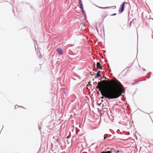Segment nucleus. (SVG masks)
<instances>
[{"label":"nucleus","mask_w":153,"mask_h":153,"mask_svg":"<svg viewBox=\"0 0 153 153\" xmlns=\"http://www.w3.org/2000/svg\"><path fill=\"white\" fill-rule=\"evenodd\" d=\"M81 12H82V13L83 14V15L84 16L85 15V11L84 10V9H81Z\"/></svg>","instance_id":"nucleus-11"},{"label":"nucleus","mask_w":153,"mask_h":153,"mask_svg":"<svg viewBox=\"0 0 153 153\" xmlns=\"http://www.w3.org/2000/svg\"><path fill=\"white\" fill-rule=\"evenodd\" d=\"M152 73L151 72H149V73H148V74L149 75L146 77L148 79H149L150 77L151 76L150 75L152 74Z\"/></svg>","instance_id":"nucleus-8"},{"label":"nucleus","mask_w":153,"mask_h":153,"mask_svg":"<svg viewBox=\"0 0 153 153\" xmlns=\"http://www.w3.org/2000/svg\"><path fill=\"white\" fill-rule=\"evenodd\" d=\"M111 152L112 153V152H116L117 151V150L114 149L113 148H111Z\"/></svg>","instance_id":"nucleus-10"},{"label":"nucleus","mask_w":153,"mask_h":153,"mask_svg":"<svg viewBox=\"0 0 153 153\" xmlns=\"http://www.w3.org/2000/svg\"><path fill=\"white\" fill-rule=\"evenodd\" d=\"M114 139H114V137H113V138H112L110 140H114Z\"/></svg>","instance_id":"nucleus-26"},{"label":"nucleus","mask_w":153,"mask_h":153,"mask_svg":"<svg viewBox=\"0 0 153 153\" xmlns=\"http://www.w3.org/2000/svg\"><path fill=\"white\" fill-rule=\"evenodd\" d=\"M102 82L107 83V86L110 91H117L116 89L118 88H123V86L121 83L116 78L114 77L113 79L108 80H103Z\"/></svg>","instance_id":"nucleus-1"},{"label":"nucleus","mask_w":153,"mask_h":153,"mask_svg":"<svg viewBox=\"0 0 153 153\" xmlns=\"http://www.w3.org/2000/svg\"><path fill=\"white\" fill-rule=\"evenodd\" d=\"M119 152V150H117V151H116V152H114L116 153H117Z\"/></svg>","instance_id":"nucleus-23"},{"label":"nucleus","mask_w":153,"mask_h":153,"mask_svg":"<svg viewBox=\"0 0 153 153\" xmlns=\"http://www.w3.org/2000/svg\"><path fill=\"white\" fill-rule=\"evenodd\" d=\"M58 140H58V139H57V140H56V141L57 142H58Z\"/></svg>","instance_id":"nucleus-30"},{"label":"nucleus","mask_w":153,"mask_h":153,"mask_svg":"<svg viewBox=\"0 0 153 153\" xmlns=\"http://www.w3.org/2000/svg\"><path fill=\"white\" fill-rule=\"evenodd\" d=\"M131 65L130 67H127V68H130L131 67Z\"/></svg>","instance_id":"nucleus-33"},{"label":"nucleus","mask_w":153,"mask_h":153,"mask_svg":"<svg viewBox=\"0 0 153 153\" xmlns=\"http://www.w3.org/2000/svg\"><path fill=\"white\" fill-rule=\"evenodd\" d=\"M100 8L102 9H107L109 7H99Z\"/></svg>","instance_id":"nucleus-15"},{"label":"nucleus","mask_w":153,"mask_h":153,"mask_svg":"<svg viewBox=\"0 0 153 153\" xmlns=\"http://www.w3.org/2000/svg\"><path fill=\"white\" fill-rule=\"evenodd\" d=\"M42 125V122H41V123H40V125Z\"/></svg>","instance_id":"nucleus-32"},{"label":"nucleus","mask_w":153,"mask_h":153,"mask_svg":"<svg viewBox=\"0 0 153 153\" xmlns=\"http://www.w3.org/2000/svg\"><path fill=\"white\" fill-rule=\"evenodd\" d=\"M143 71H146V70L144 68H143Z\"/></svg>","instance_id":"nucleus-27"},{"label":"nucleus","mask_w":153,"mask_h":153,"mask_svg":"<svg viewBox=\"0 0 153 153\" xmlns=\"http://www.w3.org/2000/svg\"><path fill=\"white\" fill-rule=\"evenodd\" d=\"M79 7L81 10L82 9H83V5L82 4H79Z\"/></svg>","instance_id":"nucleus-9"},{"label":"nucleus","mask_w":153,"mask_h":153,"mask_svg":"<svg viewBox=\"0 0 153 153\" xmlns=\"http://www.w3.org/2000/svg\"><path fill=\"white\" fill-rule=\"evenodd\" d=\"M125 6V2H124L120 6L119 9V13H122L124 10Z\"/></svg>","instance_id":"nucleus-3"},{"label":"nucleus","mask_w":153,"mask_h":153,"mask_svg":"<svg viewBox=\"0 0 153 153\" xmlns=\"http://www.w3.org/2000/svg\"><path fill=\"white\" fill-rule=\"evenodd\" d=\"M16 106H17V107H22V108H24L23 107V106H19L18 105H16L15 106V109H16Z\"/></svg>","instance_id":"nucleus-19"},{"label":"nucleus","mask_w":153,"mask_h":153,"mask_svg":"<svg viewBox=\"0 0 153 153\" xmlns=\"http://www.w3.org/2000/svg\"><path fill=\"white\" fill-rule=\"evenodd\" d=\"M111 136V134H105L104 135L103 140H105L106 138L110 137Z\"/></svg>","instance_id":"nucleus-5"},{"label":"nucleus","mask_w":153,"mask_h":153,"mask_svg":"<svg viewBox=\"0 0 153 153\" xmlns=\"http://www.w3.org/2000/svg\"><path fill=\"white\" fill-rule=\"evenodd\" d=\"M42 56L41 55H40L39 56V58H41V57H42Z\"/></svg>","instance_id":"nucleus-24"},{"label":"nucleus","mask_w":153,"mask_h":153,"mask_svg":"<svg viewBox=\"0 0 153 153\" xmlns=\"http://www.w3.org/2000/svg\"><path fill=\"white\" fill-rule=\"evenodd\" d=\"M106 153H112L111 151H106Z\"/></svg>","instance_id":"nucleus-21"},{"label":"nucleus","mask_w":153,"mask_h":153,"mask_svg":"<svg viewBox=\"0 0 153 153\" xmlns=\"http://www.w3.org/2000/svg\"><path fill=\"white\" fill-rule=\"evenodd\" d=\"M100 71H97L96 75L97 77L98 78L101 76V75L100 74Z\"/></svg>","instance_id":"nucleus-7"},{"label":"nucleus","mask_w":153,"mask_h":153,"mask_svg":"<svg viewBox=\"0 0 153 153\" xmlns=\"http://www.w3.org/2000/svg\"><path fill=\"white\" fill-rule=\"evenodd\" d=\"M137 52H138V51H137Z\"/></svg>","instance_id":"nucleus-39"},{"label":"nucleus","mask_w":153,"mask_h":153,"mask_svg":"<svg viewBox=\"0 0 153 153\" xmlns=\"http://www.w3.org/2000/svg\"><path fill=\"white\" fill-rule=\"evenodd\" d=\"M117 14L116 13H113V14H111L110 15L111 16H115Z\"/></svg>","instance_id":"nucleus-20"},{"label":"nucleus","mask_w":153,"mask_h":153,"mask_svg":"<svg viewBox=\"0 0 153 153\" xmlns=\"http://www.w3.org/2000/svg\"><path fill=\"white\" fill-rule=\"evenodd\" d=\"M96 30H97V31H98V29H97V27L96 28Z\"/></svg>","instance_id":"nucleus-31"},{"label":"nucleus","mask_w":153,"mask_h":153,"mask_svg":"<svg viewBox=\"0 0 153 153\" xmlns=\"http://www.w3.org/2000/svg\"><path fill=\"white\" fill-rule=\"evenodd\" d=\"M100 87L97 85L96 86V88L99 90L101 95L103 96L104 98L109 99H113L117 98L121 95V94L117 91H112L108 93V96L105 95L103 93Z\"/></svg>","instance_id":"nucleus-2"},{"label":"nucleus","mask_w":153,"mask_h":153,"mask_svg":"<svg viewBox=\"0 0 153 153\" xmlns=\"http://www.w3.org/2000/svg\"><path fill=\"white\" fill-rule=\"evenodd\" d=\"M96 66L97 69L100 70L102 69V67H101L100 63L99 62H97Z\"/></svg>","instance_id":"nucleus-6"},{"label":"nucleus","mask_w":153,"mask_h":153,"mask_svg":"<svg viewBox=\"0 0 153 153\" xmlns=\"http://www.w3.org/2000/svg\"><path fill=\"white\" fill-rule=\"evenodd\" d=\"M56 51L60 55H62L63 53L62 49L60 48L57 49Z\"/></svg>","instance_id":"nucleus-4"},{"label":"nucleus","mask_w":153,"mask_h":153,"mask_svg":"<svg viewBox=\"0 0 153 153\" xmlns=\"http://www.w3.org/2000/svg\"><path fill=\"white\" fill-rule=\"evenodd\" d=\"M118 131H120V130H119V129H118V130L117 131H116L117 133V134H119V133H118Z\"/></svg>","instance_id":"nucleus-22"},{"label":"nucleus","mask_w":153,"mask_h":153,"mask_svg":"<svg viewBox=\"0 0 153 153\" xmlns=\"http://www.w3.org/2000/svg\"><path fill=\"white\" fill-rule=\"evenodd\" d=\"M119 134H120L121 135H122V133L121 132H120V133H119Z\"/></svg>","instance_id":"nucleus-29"},{"label":"nucleus","mask_w":153,"mask_h":153,"mask_svg":"<svg viewBox=\"0 0 153 153\" xmlns=\"http://www.w3.org/2000/svg\"><path fill=\"white\" fill-rule=\"evenodd\" d=\"M146 80V79L145 78L144 80Z\"/></svg>","instance_id":"nucleus-37"},{"label":"nucleus","mask_w":153,"mask_h":153,"mask_svg":"<svg viewBox=\"0 0 153 153\" xmlns=\"http://www.w3.org/2000/svg\"><path fill=\"white\" fill-rule=\"evenodd\" d=\"M38 128H39V131H40L41 132V127H40L39 124L38 125Z\"/></svg>","instance_id":"nucleus-16"},{"label":"nucleus","mask_w":153,"mask_h":153,"mask_svg":"<svg viewBox=\"0 0 153 153\" xmlns=\"http://www.w3.org/2000/svg\"><path fill=\"white\" fill-rule=\"evenodd\" d=\"M115 137H116L115 136H114L113 137H114V138H115Z\"/></svg>","instance_id":"nucleus-36"},{"label":"nucleus","mask_w":153,"mask_h":153,"mask_svg":"<svg viewBox=\"0 0 153 153\" xmlns=\"http://www.w3.org/2000/svg\"><path fill=\"white\" fill-rule=\"evenodd\" d=\"M97 84L100 87H101L102 85L101 82H98Z\"/></svg>","instance_id":"nucleus-12"},{"label":"nucleus","mask_w":153,"mask_h":153,"mask_svg":"<svg viewBox=\"0 0 153 153\" xmlns=\"http://www.w3.org/2000/svg\"><path fill=\"white\" fill-rule=\"evenodd\" d=\"M113 7H114V8H115L116 7V6H113Z\"/></svg>","instance_id":"nucleus-28"},{"label":"nucleus","mask_w":153,"mask_h":153,"mask_svg":"<svg viewBox=\"0 0 153 153\" xmlns=\"http://www.w3.org/2000/svg\"><path fill=\"white\" fill-rule=\"evenodd\" d=\"M134 20V19H133L132 21H131L130 22V24H129V27H130L131 26V23H132V21Z\"/></svg>","instance_id":"nucleus-18"},{"label":"nucleus","mask_w":153,"mask_h":153,"mask_svg":"<svg viewBox=\"0 0 153 153\" xmlns=\"http://www.w3.org/2000/svg\"><path fill=\"white\" fill-rule=\"evenodd\" d=\"M102 97H101L100 98L101 99H103L104 98V97L103 96H102Z\"/></svg>","instance_id":"nucleus-25"},{"label":"nucleus","mask_w":153,"mask_h":153,"mask_svg":"<svg viewBox=\"0 0 153 153\" xmlns=\"http://www.w3.org/2000/svg\"><path fill=\"white\" fill-rule=\"evenodd\" d=\"M26 4H29V5H30V7L31 8H32V9H33V6L32 5H30V4H29V3H27V2H26Z\"/></svg>","instance_id":"nucleus-13"},{"label":"nucleus","mask_w":153,"mask_h":153,"mask_svg":"<svg viewBox=\"0 0 153 153\" xmlns=\"http://www.w3.org/2000/svg\"><path fill=\"white\" fill-rule=\"evenodd\" d=\"M138 83V82H134L133 83H132V84H131V85H134L135 84H137Z\"/></svg>","instance_id":"nucleus-14"},{"label":"nucleus","mask_w":153,"mask_h":153,"mask_svg":"<svg viewBox=\"0 0 153 153\" xmlns=\"http://www.w3.org/2000/svg\"><path fill=\"white\" fill-rule=\"evenodd\" d=\"M152 39H153V35H152Z\"/></svg>","instance_id":"nucleus-35"},{"label":"nucleus","mask_w":153,"mask_h":153,"mask_svg":"<svg viewBox=\"0 0 153 153\" xmlns=\"http://www.w3.org/2000/svg\"><path fill=\"white\" fill-rule=\"evenodd\" d=\"M137 36V37L138 36V35Z\"/></svg>","instance_id":"nucleus-38"},{"label":"nucleus","mask_w":153,"mask_h":153,"mask_svg":"<svg viewBox=\"0 0 153 153\" xmlns=\"http://www.w3.org/2000/svg\"><path fill=\"white\" fill-rule=\"evenodd\" d=\"M78 1H79V4H82L81 0H78Z\"/></svg>","instance_id":"nucleus-17"},{"label":"nucleus","mask_w":153,"mask_h":153,"mask_svg":"<svg viewBox=\"0 0 153 153\" xmlns=\"http://www.w3.org/2000/svg\"><path fill=\"white\" fill-rule=\"evenodd\" d=\"M12 11H13V12L14 13V10L13 9Z\"/></svg>","instance_id":"nucleus-34"}]
</instances>
